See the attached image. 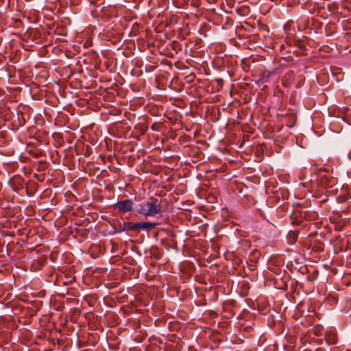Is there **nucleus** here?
<instances>
[{
    "label": "nucleus",
    "mask_w": 351,
    "mask_h": 351,
    "mask_svg": "<svg viewBox=\"0 0 351 351\" xmlns=\"http://www.w3.org/2000/svg\"><path fill=\"white\" fill-rule=\"evenodd\" d=\"M161 212V200L156 197H151L138 204V213L141 215L153 217Z\"/></svg>",
    "instance_id": "nucleus-1"
},
{
    "label": "nucleus",
    "mask_w": 351,
    "mask_h": 351,
    "mask_svg": "<svg viewBox=\"0 0 351 351\" xmlns=\"http://www.w3.org/2000/svg\"><path fill=\"white\" fill-rule=\"evenodd\" d=\"M319 181L318 184L323 188H331L336 185L337 180L332 178L328 172L324 170H319L318 172Z\"/></svg>",
    "instance_id": "nucleus-2"
},
{
    "label": "nucleus",
    "mask_w": 351,
    "mask_h": 351,
    "mask_svg": "<svg viewBox=\"0 0 351 351\" xmlns=\"http://www.w3.org/2000/svg\"><path fill=\"white\" fill-rule=\"evenodd\" d=\"M134 203L131 199L119 201L114 204V207L119 211L127 213L132 210Z\"/></svg>",
    "instance_id": "nucleus-3"
},
{
    "label": "nucleus",
    "mask_w": 351,
    "mask_h": 351,
    "mask_svg": "<svg viewBox=\"0 0 351 351\" xmlns=\"http://www.w3.org/2000/svg\"><path fill=\"white\" fill-rule=\"evenodd\" d=\"M23 182V179L20 176H14L9 181L10 185L16 192H18L21 189Z\"/></svg>",
    "instance_id": "nucleus-4"
},
{
    "label": "nucleus",
    "mask_w": 351,
    "mask_h": 351,
    "mask_svg": "<svg viewBox=\"0 0 351 351\" xmlns=\"http://www.w3.org/2000/svg\"><path fill=\"white\" fill-rule=\"evenodd\" d=\"M325 340L329 345H335L338 341L337 333L332 330L326 331L325 334Z\"/></svg>",
    "instance_id": "nucleus-5"
},
{
    "label": "nucleus",
    "mask_w": 351,
    "mask_h": 351,
    "mask_svg": "<svg viewBox=\"0 0 351 351\" xmlns=\"http://www.w3.org/2000/svg\"><path fill=\"white\" fill-rule=\"evenodd\" d=\"M157 226L156 223L152 222H136V231L143 230H151Z\"/></svg>",
    "instance_id": "nucleus-6"
},
{
    "label": "nucleus",
    "mask_w": 351,
    "mask_h": 351,
    "mask_svg": "<svg viewBox=\"0 0 351 351\" xmlns=\"http://www.w3.org/2000/svg\"><path fill=\"white\" fill-rule=\"evenodd\" d=\"M298 237V232L297 231H289L287 235V239L290 245H293Z\"/></svg>",
    "instance_id": "nucleus-7"
},
{
    "label": "nucleus",
    "mask_w": 351,
    "mask_h": 351,
    "mask_svg": "<svg viewBox=\"0 0 351 351\" xmlns=\"http://www.w3.org/2000/svg\"><path fill=\"white\" fill-rule=\"evenodd\" d=\"M124 226L125 228L128 230L136 231V223L128 222Z\"/></svg>",
    "instance_id": "nucleus-8"
},
{
    "label": "nucleus",
    "mask_w": 351,
    "mask_h": 351,
    "mask_svg": "<svg viewBox=\"0 0 351 351\" xmlns=\"http://www.w3.org/2000/svg\"><path fill=\"white\" fill-rule=\"evenodd\" d=\"M322 330V328L319 326H315L314 328H313V333L316 336H319L320 335V332Z\"/></svg>",
    "instance_id": "nucleus-9"
},
{
    "label": "nucleus",
    "mask_w": 351,
    "mask_h": 351,
    "mask_svg": "<svg viewBox=\"0 0 351 351\" xmlns=\"http://www.w3.org/2000/svg\"><path fill=\"white\" fill-rule=\"evenodd\" d=\"M158 124L156 123H154L152 125V129L153 130H158Z\"/></svg>",
    "instance_id": "nucleus-10"
},
{
    "label": "nucleus",
    "mask_w": 351,
    "mask_h": 351,
    "mask_svg": "<svg viewBox=\"0 0 351 351\" xmlns=\"http://www.w3.org/2000/svg\"><path fill=\"white\" fill-rule=\"evenodd\" d=\"M315 351H323V350L322 349H320V348H318Z\"/></svg>",
    "instance_id": "nucleus-11"
},
{
    "label": "nucleus",
    "mask_w": 351,
    "mask_h": 351,
    "mask_svg": "<svg viewBox=\"0 0 351 351\" xmlns=\"http://www.w3.org/2000/svg\"><path fill=\"white\" fill-rule=\"evenodd\" d=\"M302 185L305 187L306 186V184L305 183H302Z\"/></svg>",
    "instance_id": "nucleus-12"
}]
</instances>
